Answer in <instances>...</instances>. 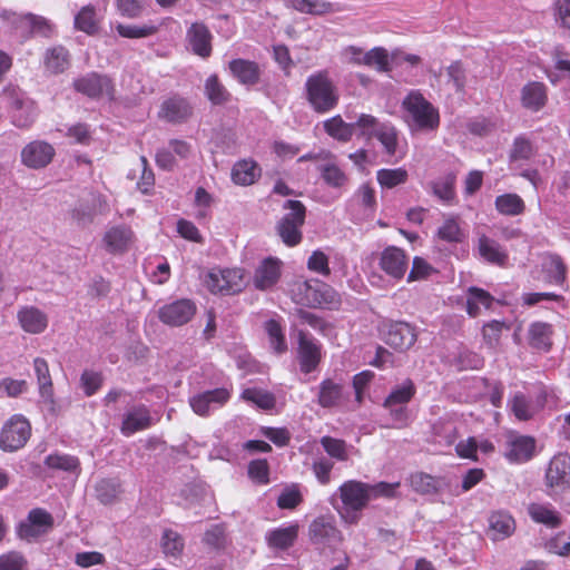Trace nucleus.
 <instances>
[{"mask_svg":"<svg viewBox=\"0 0 570 570\" xmlns=\"http://www.w3.org/2000/svg\"><path fill=\"white\" fill-rule=\"evenodd\" d=\"M205 91L208 99L215 105L224 104L229 99V92L223 83L219 82L215 75L207 78L205 82Z\"/></svg>","mask_w":570,"mask_h":570,"instance_id":"13d9d810","label":"nucleus"},{"mask_svg":"<svg viewBox=\"0 0 570 570\" xmlns=\"http://www.w3.org/2000/svg\"><path fill=\"white\" fill-rule=\"evenodd\" d=\"M364 66L374 68L377 72H389L392 70L391 53L383 47H374L363 56Z\"/></svg>","mask_w":570,"mask_h":570,"instance_id":"79ce46f5","label":"nucleus"},{"mask_svg":"<svg viewBox=\"0 0 570 570\" xmlns=\"http://www.w3.org/2000/svg\"><path fill=\"white\" fill-rule=\"evenodd\" d=\"M433 194L444 203H450L455 196L454 177L449 175L432 183Z\"/></svg>","mask_w":570,"mask_h":570,"instance_id":"680f3d73","label":"nucleus"},{"mask_svg":"<svg viewBox=\"0 0 570 570\" xmlns=\"http://www.w3.org/2000/svg\"><path fill=\"white\" fill-rule=\"evenodd\" d=\"M302 493L298 485L292 484L284 488L278 495L277 505L279 509H295L302 502Z\"/></svg>","mask_w":570,"mask_h":570,"instance_id":"338daca9","label":"nucleus"},{"mask_svg":"<svg viewBox=\"0 0 570 570\" xmlns=\"http://www.w3.org/2000/svg\"><path fill=\"white\" fill-rule=\"evenodd\" d=\"M308 538L314 546L321 549L336 548L343 541V534L332 514L316 517L308 525Z\"/></svg>","mask_w":570,"mask_h":570,"instance_id":"39448f33","label":"nucleus"},{"mask_svg":"<svg viewBox=\"0 0 570 570\" xmlns=\"http://www.w3.org/2000/svg\"><path fill=\"white\" fill-rule=\"evenodd\" d=\"M229 70L244 85H254L259 79V68L254 61L234 59L229 62Z\"/></svg>","mask_w":570,"mask_h":570,"instance_id":"f704fd0d","label":"nucleus"},{"mask_svg":"<svg viewBox=\"0 0 570 570\" xmlns=\"http://www.w3.org/2000/svg\"><path fill=\"white\" fill-rule=\"evenodd\" d=\"M410 485L417 493L433 494L442 491L448 482L444 478H434L423 472H416L410 476Z\"/></svg>","mask_w":570,"mask_h":570,"instance_id":"473e14b6","label":"nucleus"},{"mask_svg":"<svg viewBox=\"0 0 570 570\" xmlns=\"http://www.w3.org/2000/svg\"><path fill=\"white\" fill-rule=\"evenodd\" d=\"M205 285L214 294H235L246 285L245 273L242 268H213L205 278Z\"/></svg>","mask_w":570,"mask_h":570,"instance_id":"20e7f679","label":"nucleus"},{"mask_svg":"<svg viewBox=\"0 0 570 570\" xmlns=\"http://www.w3.org/2000/svg\"><path fill=\"white\" fill-rule=\"evenodd\" d=\"M115 28L120 37L128 39L148 38L156 35L159 29V27L153 22L144 24L117 23Z\"/></svg>","mask_w":570,"mask_h":570,"instance_id":"c03bdc74","label":"nucleus"},{"mask_svg":"<svg viewBox=\"0 0 570 570\" xmlns=\"http://www.w3.org/2000/svg\"><path fill=\"white\" fill-rule=\"evenodd\" d=\"M73 85L77 91L90 98L107 97L111 99L114 97L111 80L106 76L90 73L77 79Z\"/></svg>","mask_w":570,"mask_h":570,"instance_id":"dca6fc26","label":"nucleus"},{"mask_svg":"<svg viewBox=\"0 0 570 570\" xmlns=\"http://www.w3.org/2000/svg\"><path fill=\"white\" fill-rule=\"evenodd\" d=\"M53 524V519L49 512L43 509H32L24 521L17 528L18 537L26 541H35L47 533Z\"/></svg>","mask_w":570,"mask_h":570,"instance_id":"1a4fd4ad","label":"nucleus"},{"mask_svg":"<svg viewBox=\"0 0 570 570\" xmlns=\"http://www.w3.org/2000/svg\"><path fill=\"white\" fill-rule=\"evenodd\" d=\"M288 8L301 13L323 16L337 11V3L327 0H285Z\"/></svg>","mask_w":570,"mask_h":570,"instance_id":"7c9ffc66","label":"nucleus"},{"mask_svg":"<svg viewBox=\"0 0 570 570\" xmlns=\"http://www.w3.org/2000/svg\"><path fill=\"white\" fill-rule=\"evenodd\" d=\"M547 481L550 487L564 485L570 482V456L559 453L552 458L547 470Z\"/></svg>","mask_w":570,"mask_h":570,"instance_id":"393cba45","label":"nucleus"},{"mask_svg":"<svg viewBox=\"0 0 570 570\" xmlns=\"http://www.w3.org/2000/svg\"><path fill=\"white\" fill-rule=\"evenodd\" d=\"M375 138L382 144L387 155H395L399 144V136L396 128L391 122H383Z\"/></svg>","mask_w":570,"mask_h":570,"instance_id":"864d4df0","label":"nucleus"},{"mask_svg":"<svg viewBox=\"0 0 570 570\" xmlns=\"http://www.w3.org/2000/svg\"><path fill=\"white\" fill-rule=\"evenodd\" d=\"M529 340L533 347L548 351L552 344V326L543 322L532 323L529 327Z\"/></svg>","mask_w":570,"mask_h":570,"instance_id":"58836bf2","label":"nucleus"},{"mask_svg":"<svg viewBox=\"0 0 570 570\" xmlns=\"http://www.w3.org/2000/svg\"><path fill=\"white\" fill-rule=\"evenodd\" d=\"M384 341L395 350L405 351L415 343L416 332L409 323L392 322L386 326Z\"/></svg>","mask_w":570,"mask_h":570,"instance_id":"f3484780","label":"nucleus"},{"mask_svg":"<svg viewBox=\"0 0 570 570\" xmlns=\"http://www.w3.org/2000/svg\"><path fill=\"white\" fill-rule=\"evenodd\" d=\"M75 27L88 35L98 30V19L96 10L91 6L83 7L75 17Z\"/></svg>","mask_w":570,"mask_h":570,"instance_id":"603ef678","label":"nucleus"},{"mask_svg":"<svg viewBox=\"0 0 570 570\" xmlns=\"http://www.w3.org/2000/svg\"><path fill=\"white\" fill-rule=\"evenodd\" d=\"M43 65L51 73L65 71L69 67L68 51L61 46L48 49L43 57Z\"/></svg>","mask_w":570,"mask_h":570,"instance_id":"a19ab883","label":"nucleus"},{"mask_svg":"<svg viewBox=\"0 0 570 570\" xmlns=\"http://www.w3.org/2000/svg\"><path fill=\"white\" fill-rule=\"evenodd\" d=\"M440 240L446 243H461L465 238L464 230L461 228L460 218L456 216H445L443 223L436 232Z\"/></svg>","mask_w":570,"mask_h":570,"instance_id":"e433bc0d","label":"nucleus"},{"mask_svg":"<svg viewBox=\"0 0 570 570\" xmlns=\"http://www.w3.org/2000/svg\"><path fill=\"white\" fill-rule=\"evenodd\" d=\"M261 176V168L254 160H239L232 169V179L236 185L249 186Z\"/></svg>","mask_w":570,"mask_h":570,"instance_id":"72a5a7b5","label":"nucleus"},{"mask_svg":"<svg viewBox=\"0 0 570 570\" xmlns=\"http://www.w3.org/2000/svg\"><path fill=\"white\" fill-rule=\"evenodd\" d=\"M505 443V456L511 462H525L533 455L535 441L531 436L509 432Z\"/></svg>","mask_w":570,"mask_h":570,"instance_id":"a211bd4d","label":"nucleus"},{"mask_svg":"<svg viewBox=\"0 0 570 570\" xmlns=\"http://www.w3.org/2000/svg\"><path fill=\"white\" fill-rule=\"evenodd\" d=\"M55 156V148L42 140H35L21 150V163L32 169L46 167Z\"/></svg>","mask_w":570,"mask_h":570,"instance_id":"2eb2a0df","label":"nucleus"},{"mask_svg":"<svg viewBox=\"0 0 570 570\" xmlns=\"http://www.w3.org/2000/svg\"><path fill=\"white\" fill-rule=\"evenodd\" d=\"M400 483L379 482L376 484L364 483L356 480L345 481L332 497V505L341 520L346 524H356L362 511L368 502L379 497L392 498L395 495Z\"/></svg>","mask_w":570,"mask_h":570,"instance_id":"f257e3e1","label":"nucleus"},{"mask_svg":"<svg viewBox=\"0 0 570 570\" xmlns=\"http://www.w3.org/2000/svg\"><path fill=\"white\" fill-rule=\"evenodd\" d=\"M407 170L399 167L393 169L382 168L376 171L377 183L382 188L391 189L407 181Z\"/></svg>","mask_w":570,"mask_h":570,"instance_id":"49530a36","label":"nucleus"},{"mask_svg":"<svg viewBox=\"0 0 570 570\" xmlns=\"http://www.w3.org/2000/svg\"><path fill=\"white\" fill-rule=\"evenodd\" d=\"M265 331L269 338L271 347L274 352L282 354L287 350V344L284 331L276 320H268L265 322Z\"/></svg>","mask_w":570,"mask_h":570,"instance_id":"3c124183","label":"nucleus"},{"mask_svg":"<svg viewBox=\"0 0 570 570\" xmlns=\"http://www.w3.org/2000/svg\"><path fill=\"white\" fill-rule=\"evenodd\" d=\"M31 434L29 422L22 415H13L2 428L0 448L13 452L24 446Z\"/></svg>","mask_w":570,"mask_h":570,"instance_id":"6e6552de","label":"nucleus"},{"mask_svg":"<svg viewBox=\"0 0 570 570\" xmlns=\"http://www.w3.org/2000/svg\"><path fill=\"white\" fill-rule=\"evenodd\" d=\"M494 298L487 291L479 287H470L466 293V312L471 317H476L483 309H489Z\"/></svg>","mask_w":570,"mask_h":570,"instance_id":"c9c22d12","label":"nucleus"},{"mask_svg":"<svg viewBox=\"0 0 570 570\" xmlns=\"http://www.w3.org/2000/svg\"><path fill=\"white\" fill-rule=\"evenodd\" d=\"M415 393L414 384L411 380H405L395 386L386 397L384 405L407 404Z\"/></svg>","mask_w":570,"mask_h":570,"instance_id":"6e6d98bb","label":"nucleus"},{"mask_svg":"<svg viewBox=\"0 0 570 570\" xmlns=\"http://www.w3.org/2000/svg\"><path fill=\"white\" fill-rule=\"evenodd\" d=\"M341 297L338 293L324 283L316 282L314 298H312V307H321L333 309L338 307Z\"/></svg>","mask_w":570,"mask_h":570,"instance_id":"4c0bfd02","label":"nucleus"},{"mask_svg":"<svg viewBox=\"0 0 570 570\" xmlns=\"http://www.w3.org/2000/svg\"><path fill=\"white\" fill-rule=\"evenodd\" d=\"M302 226L303 224L288 223L287 219H281L277 224V233L287 246H295L302 240Z\"/></svg>","mask_w":570,"mask_h":570,"instance_id":"5fc2aeb1","label":"nucleus"},{"mask_svg":"<svg viewBox=\"0 0 570 570\" xmlns=\"http://www.w3.org/2000/svg\"><path fill=\"white\" fill-rule=\"evenodd\" d=\"M322 357L321 344L303 331L298 332V361L301 371L308 374L316 370Z\"/></svg>","mask_w":570,"mask_h":570,"instance_id":"4468645a","label":"nucleus"},{"mask_svg":"<svg viewBox=\"0 0 570 570\" xmlns=\"http://www.w3.org/2000/svg\"><path fill=\"white\" fill-rule=\"evenodd\" d=\"M242 399L246 402L255 404L262 410H272L276 404V399L273 393L256 387L245 389L242 392Z\"/></svg>","mask_w":570,"mask_h":570,"instance_id":"de8ad7c7","label":"nucleus"},{"mask_svg":"<svg viewBox=\"0 0 570 570\" xmlns=\"http://www.w3.org/2000/svg\"><path fill=\"white\" fill-rule=\"evenodd\" d=\"M528 513L535 523L550 529H556L562 523L561 514L550 503H531L528 507Z\"/></svg>","mask_w":570,"mask_h":570,"instance_id":"cd10ccee","label":"nucleus"},{"mask_svg":"<svg viewBox=\"0 0 570 570\" xmlns=\"http://www.w3.org/2000/svg\"><path fill=\"white\" fill-rule=\"evenodd\" d=\"M232 396V389L217 387L198 393L189 399L193 411L200 416H207L212 412L225 405Z\"/></svg>","mask_w":570,"mask_h":570,"instance_id":"9d476101","label":"nucleus"},{"mask_svg":"<svg viewBox=\"0 0 570 570\" xmlns=\"http://www.w3.org/2000/svg\"><path fill=\"white\" fill-rule=\"evenodd\" d=\"M17 316L22 330L30 334H40L48 326L47 314L35 306L20 308Z\"/></svg>","mask_w":570,"mask_h":570,"instance_id":"b1692460","label":"nucleus"},{"mask_svg":"<svg viewBox=\"0 0 570 570\" xmlns=\"http://www.w3.org/2000/svg\"><path fill=\"white\" fill-rule=\"evenodd\" d=\"M503 330H509V326L500 321H491L484 324L482 335L485 344L490 348H497L499 346Z\"/></svg>","mask_w":570,"mask_h":570,"instance_id":"052dcab7","label":"nucleus"},{"mask_svg":"<svg viewBox=\"0 0 570 570\" xmlns=\"http://www.w3.org/2000/svg\"><path fill=\"white\" fill-rule=\"evenodd\" d=\"M187 40L191 47V50L206 58L212 52V35L204 23L195 22L190 26L187 31Z\"/></svg>","mask_w":570,"mask_h":570,"instance_id":"a878e982","label":"nucleus"},{"mask_svg":"<svg viewBox=\"0 0 570 570\" xmlns=\"http://www.w3.org/2000/svg\"><path fill=\"white\" fill-rule=\"evenodd\" d=\"M33 370L41 400L53 404V386L47 361L42 357H36L33 360Z\"/></svg>","mask_w":570,"mask_h":570,"instance_id":"c756f323","label":"nucleus"},{"mask_svg":"<svg viewBox=\"0 0 570 570\" xmlns=\"http://www.w3.org/2000/svg\"><path fill=\"white\" fill-rule=\"evenodd\" d=\"M27 559L18 551H9L0 556V570H26Z\"/></svg>","mask_w":570,"mask_h":570,"instance_id":"774afa93","label":"nucleus"},{"mask_svg":"<svg viewBox=\"0 0 570 570\" xmlns=\"http://www.w3.org/2000/svg\"><path fill=\"white\" fill-rule=\"evenodd\" d=\"M321 444L331 458L338 461H346L348 459L347 446L344 441L331 436H323Z\"/></svg>","mask_w":570,"mask_h":570,"instance_id":"e2e57ef3","label":"nucleus"},{"mask_svg":"<svg viewBox=\"0 0 570 570\" xmlns=\"http://www.w3.org/2000/svg\"><path fill=\"white\" fill-rule=\"evenodd\" d=\"M281 274V259L275 257L265 258L255 269L253 284L261 291L272 288L278 282Z\"/></svg>","mask_w":570,"mask_h":570,"instance_id":"6ab92c4d","label":"nucleus"},{"mask_svg":"<svg viewBox=\"0 0 570 570\" xmlns=\"http://www.w3.org/2000/svg\"><path fill=\"white\" fill-rule=\"evenodd\" d=\"M298 529L297 523H291L286 527L271 530L266 534L268 546L276 549H287L292 547L297 539Z\"/></svg>","mask_w":570,"mask_h":570,"instance_id":"2f4dec72","label":"nucleus"},{"mask_svg":"<svg viewBox=\"0 0 570 570\" xmlns=\"http://www.w3.org/2000/svg\"><path fill=\"white\" fill-rule=\"evenodd\" d=\"M495 209L504 216H518L524 213L525 204L523 199L513 193L500 195L494 202Z\"/></svg>","mask_w":570,"mask_h":570,"instance_id":"ea45409f","label":"nucleus"},{"mask_svg":"<svg viewBox=\"0 0 570 570\" xmlns=\"http://www.w3.org/2000/svg\"><path fill=\"white\" fill-rule=\"evenodd\" d=\"M488 535L493 541L504 540L511 537L515 530V521L507 511H494L488 519Z\"/></svg>","mask_w":570,"mask_h":570,"instance_id":"5701e85b","label":"nucleus"},{"mask_svg":"<svg viewBox=\"0 0 570 570\" xmlns=\"http://www.w3.org/2000/svg\"><path fill=\"white\" fill-rule=\"evenodd\" d=\"M382 124L376 117L368 114H361L353 122L354 132L365 139H371L376 136L382 127Z\"/></svg>","mask_w":570,"mask_h":570,"instance_id":"09e8293b","label":"nucleus"},{"mask_svg":"<svg viewBox=\"0 0 570 570\" xmlns=\"http://www.w3.org/2000/svg\"><path fill=\"white\" fill-rule=\"evenodd\" d=\"M306 99L318 114L334 109L338 104V92L327 72L318 71L311 75L305 82Z\"/></svg>","mask_w":570,"mask_h":570,"instance_id":"7ed1b4c3","label":"nucleus"},{"mask_svg":"<svg viewBox=\"0 0 570 570\" xmlns=\"http://www.w3.org/2000/svg\"><path fill=\"white\" fill-rule=\"evenodd\" d=\"M543 271L553 284H561L566 278V266L558 255H548L542 263Z\"/></svg>","mask_w":570,"mask_h":570,"instance_id":"8fccbe9b","label":"nucleus"},{"mask_svg":"<svg viewBox=\"0 0 570 570\" xmlns=\"http://www.w3.org/2000/svg\"><path fill=\"white\" fill-rule=\"evenodd\" d=\"M475 248L479 257L489 264L502 267L508 263L507 249L495 239L484 234L479 235Z\"/></svg>","mask_w":570,"mask_h":570,"instance_id":"aec40b11","label":"nucleus"},{"mask_svg":"<svg viewBox=\"0 0 570 570\" xmlns=\"http://www.w3.org/2000/svg\"><path fill=\"white\" fill-rule=\"evenodd\" d=\"M46 465L51 469L67 472H76L79 469V461L76 456L69 454H50L46 458Z\"/></svg>","mask_w":570,"mask_h":570,"instance_id":"bf43d9fd","label":"nucleus"},{"mask_svg":"<svg viewBox=\"0 0 570 570\" xmlns=\"http://www.w3.org/2000/svg\"><path fill=\"white\" fill-rule=\"evenodd\" d=\"M535 154V147L525 135L517 136L509 153L511 163L530 160Z\"/></svg>","mask_w":570,"mask_h":570,"instance_id":"37998d69","label":"nucleus"},{"mask_svg":"<svg viewBox=\"0 0 570 570\" xmlns=\"http://www.w3.org/2000/svg\"><path fill=\"white\" fill-rule=\"evenodd\" d=\"M379 265L387 276L400 281L409 267V257L403 249L389 246L380 254Z\"/></svg>","mask_w":570,"mask_h":570,"instance_id":"ddd939ff","label":"nucleus"},{"mask_svg":"<svg viewBox=\"0 0 570 570\" xmlns=\"http://www.w3.org/2000/svg\"><path fill=\"white\" fill-rule=\"evenodd\" d=\"M153 424L149 410L145 405H137L129 409L122 416L120 432L130 436L136 432L146 430Z\"/></svg>","mask_w":570,"mask_h":570,"instance_id":"412c9836","label":"nucleus"},{"mask_svg":"<svg viewBox=\"0 0 570 570\" xmlns=\"http://www.w3.org/2000/svg\"><path fill=\"white\" fill-rule=\"evenodd\" d=\"M316 282L313 284L308 281L296 282L293 286V298L297 304L311 306L314 298Z\"/></svg>","mask_w":570,"mask_h":570,"instance_id":"0e129e2a","label":"nucleus"},{"mask_svg":"<svg viewBox=\"0 0 570 570\" xmlns=\"http://www.w3.org/2000/svg\"><path fill=\"white\" fill-rule=\"evenodd\" d=\"M324 129L331 137L344 142L348 141L354 134L353 122H345L340 116L327 119L324 122Z\"/></svg>","mask_w":570,"mask_h":570,"instance_id":"a18cd8bd","label":"nucleus"},{"mask_svg":"<svg viewBox=\"0 0 570 570\" xmlns=\"http://www.w3.org/2000/svg\"><path fill=\"white\" fill-rule=\"evenodd\" d=\"M3 99L11 109V118L19 128L29 127L36 118V107L26 94L18 87L8 86L3 89Z\"/></svg>","mask_w":570,"mask_h":570,"instance_id":"423d86ee","label":"nucleus"},{"mask_svg":"<svg viewBox=\"0 0 570 570\" xmlns=\"http://www.w3.org/2000/svg\"><path fill=\"white\" fill-rule=\"evenodd\" d=\"M190 115L191 107L189 102L181 97H171L165 100L159 110V117L170 122L184 121Z\"/></svg>","mask_w":570,"mask_h":570,"instance_id":"bb28decb","label":"nucleus"},{"mask_svg":"<svg viewBox=\"0 0 570 570\" xmlns=\"http://www.w3.org/2000/svg\"><path fill=\"white\" fill-rule=\"evenodd\" d=\"M323 179L333 187H342L347 181L346 175L334 163H327L320 167Z\"/></svg>","mask_w":570,"mask_h":570,"instance_id":"69168bd1","label":"nucleus"},{"mask_svg":"<svg viewBox=\"0 0 570 570\" xmlns=\"http://www.w3.org/2000/svg\"><path fill=\"white\" fill-rule=\"evenodd\" d=\"M547 99V89L542 82H529L521 90V104L530 111L542 109Z\"/></svg>","mask_w":570,"mask_h":570,"instance_id":"c85d7f7f","label":"nucleus"},{"mask_svg":"<svg viewBox=\"0 0 570 570\" xmlns=\"http://www.w3.org/2000/svg\"><path fill=\"white\" fill-rule=\"evenodd\" d=\"M348 395L343 386L333 380H324L318 386L317 403L324 409L344 407Z\"/></svg>","mask_w":570,"mask_h":570,"instance_id":"4be33fe9","label":"nucleus"},{"mask_svg":"<svg viewBox=\"0 0 570 570\" xmlns=\"http://www.w3.org/2000/svg\"><path fill=\"white\" fill-rule=\"evenodd\" d=\"M403 120L412 134L434 132L440 127L439 109L421 91L411 90L401 104Z\"/></svg>","mask_w":570,"mask_h":570,"instance_id":"f03ea898","label":"nucleus"},{"mask_svg":"<svg viewBox=\"0 0 570 570\" xmlns=\"http://www.w3.org/2000/svg\"><path fill=\"white\" fill-rule=\"evenodd\" d=\"M136 243L132 228L126 224L108 226L101 238V246L107 254L118 256L130 250Z\"/></svg>","mask_w":570,"mask_h":570,"instance_id":"0eeeda50","label":"nucleus"},{"mask_svg":"<svg viewBox=\"0 0 570 570\" xmlns=\"http://www.w3.org/2000/svg\"><path fill=\"white\" fill-rule=\"evenodd\" d=\"M196 309L193 301L181 298L161 306L158 309V317L168 326H181L193 318Z\"/></svg>","mask_w":570,"mask_h":570,"instance_id":"9b49d317","label":"nucleus"},{"mask_svg":"<svg viewBox=\"0 0 570 570\" xmlns=\"http://www.w3.org/2000/svg\"><path fill=\"white\" fill-rule=\"evenodd\" d=\"M119 493L120 483L115 479H104L96 485L97 499L104 504L114 502Z\"/></svg>","mask_w":570,"mask_h":570,"instance_id":"4d7b16f0","label":"nucleus"},{"mask_svg":"<svg viewBox=\"0 0 570 570\" xmlns=\"http://www.w3.org/2000/svg\"><path fill=\"white\" fill-rule=\"evenodd\" d=\"M544 402L541 394L532 396L518 391L510 396L508 407L519 421H528L544 406Z\"/></svg>","mask_w":570,"mask_h":570,"instance_id":"f8f14e48","label":"nucleus"}]
</instances>
